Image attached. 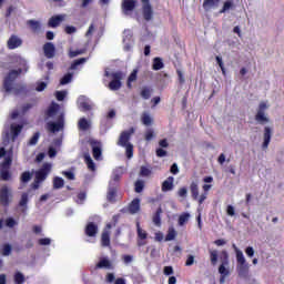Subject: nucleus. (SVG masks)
Listing matches in <instances>:
<instances>
[{
  "label": "nucleus",
  "instance_id": "nucleus-21",
  "mask_svg": "<svg viewBox=\"0 0 284 284\" xmlns=\"http://www.w3.org/2000/svg\"><path fill=\"white\" fill-rule=\"evenodd\" d=\"M140 210H141V200L136 197L129 204V212L130 214H136Z\"/></svg>",
  "mask_w": 284,
  "mask_h": 284
},
{
  "label": "nucleus",
  "instance_id": "nucleus-59",
  "mask_svg": "<svg viewBox=\"0 0 284 284\" xmlns=\"http://www.w3.org/2000/svg\"><path fill=\"white\" fill-rule=\"evenodd\" d=\"M65 94H67L65 91H57V92H55V99H57L58 101H63V100L65 99Z\"/></svg>",
  "mask_w": 284,
  "mask_h": 284
},
{
  "label": "nucleus",
  "instance_id": "nucleus-3",
  "mask_svg": "<svg viewBox=\"0 0 284 284\" xmlns=\"http://www.w3.org/2000/svg\"><path fill=\"white\" fill-rule=\"evenodd\" d=\"M220 261L221 265L219 266V274L220 276V283H225V278L230 276V270L227 268V265H230V254H227V251H222L220 254Z\"/></svg>",
  "mask_w": 284,
  "mask_h": 284
},
{
  "label": "nucleus",
  "instance_id": "nucleus-38",
  "mask_svg": "<svg viewBox=\"0 0 284 284\" xmlns=\"http://www.w3.org/2000/svg\"><path fill=\"white\" fill-rule=\"evenodd\" d=\"M87 62H88V58H80L78 60H74L70 65V70H77L79 65H83V63H87Z\"/></svg>",
  "mask_w": 284,
  "mask_h": 284
},
{
  "label": "nucleus",
  "instance_id": "nucleus-13",
  "mask_svg": "<svg viewBox=\"0 0 284 284\" xmlns=\"http://www.w3.org/2000/svg\"><path fill=\"white\" fill-rule=\"evenodd\" d=\"M90 145L92 148V154H93V159H95V161H101V156L103 154V150L101 149V142L99 141H91Z\"/></svg>",
  "mask_w": 284,
  "mask_h": 284
},
{
  "label": "nucleus",
  "instance_id": "nucleus-47",
  "mask_svg": "<svg viewBox=\"0 0 284 284\" xmlns=\"http://www.w3.org/2000/svg\"><path fill=\"white\" fill-rule=\"evenodd\" d=\"M138 227V239H141V241H145V239H148V232L143 231V229H141V224H136Z\"/></svg>",
  "mask_w": 284,
  "mask_h": 284
},
{
  "label": "nucleus",
  "instance_id": "nucleus-60",
  "mask_svg": "<svg viewBox=\"0 0 284 284\" xmlns=\"http://www.w3.org/2000/svg\"><path fill=\"white\" fill-rule=\"evenodd\" d=\"M144 139L145 141H152V139H154V131L152 129L148 130L145 132Z\"/></svg>",
  "mask_w": 284,
  "mask_h": 284
},
{
  "label": "nucleus",
  "instance_id": "nucleus-10",
  "mask_svg": "<svg viewBox=\"0 0 284 284\" xmlns=\"http://www.w3.org/2000/svg\"><path fill=\"white\" fill-rule=\"evenodd\" d=\"M133 132H134V128H131L129 131H123L120 134L118 145H120V148H125L128 145H132V143H130V139H131Z\"/></svg>",
  "mask_w": 284,
  "mask_h": 284
},
{
  "label": "nucleus",
  "instance_id": "nucleus-20",
  "mask_svg": "<svg viewBox=\"0 0 284 284\" xmlns=\"http://www.w3.org/2000/svg\"><path fill=\"white\" fill-rule=\"evenodd\" d=\"M65 19V16H53L49 19L48 26L49 28H59L61 22Z\"/></svg>",
  "mask_w": 284,
  "mask_h": 284
},
{
  "label": "nucleus",
  "instance_id": "nucleus-19",
  "mask_svg": "<svg viewBox=\"0 0 284 284\" xmlns=\"http://www.w3.org/2000/svg\"><path fill=\"white\" fill-rule=\"evenodd\" d=\"M219 3H221V0H204L202 8H204L205 12H210V10H215Z\"/></svg>",
  "mask_w": 284,
  "mask_h": 284
},
{
  "label": "nucleus",
  "instance_id": "nucleus-27",
  "mask_svg": "<svg viewBox=\"0 0 284 284\" xmlns=\"http://www.w3.org/2000/svg\"><path fill=\"white\" fill-rule=\"evenodd\" d=\"M84 163H87V168H88L91 172H97V164L94 163V161L92 160V158L90 156V154H85V155H84Z\"/></svg>",
  "mask_w": 284,
  "mask_h": 284
},
{
  "label": "nucleus",
  "instance_id": "nucleus-46",
  "mask_svg": "<svg viewBox=\"0 0 284 284\" xmlns=\"http://www.w3.org/2000/svg\"><path fill=\"white\" fill-rule=\"evenodd\" d=\"M72 73H67L64 74L61 80H60V85H68V83H70L72 81Z\"/></svg>",
  "mask_w": 284,
  "mask_h": 284
},
{
  "label": "nucleus",
  "instance_id": "nucleus-63",
  "mask_svg": "<svg viewBox=\"0 0 284 284\" xmlns=\"http://www.w3.org/2000/svg\"><path fill=\"white\" fill-rule=\"evenodd\" d=\"M39 245H50L52 243V240L50 237H43L38 241Z\"/></svg>",
  "mask_w": 284,
  "mask_h": 284
},
{
  "label": "nucleus",
  "instance_id": "nucleus-49",
  "mask_svg": "<svg viewBox=\"0 0 284 284\" xmlns=\"http://www.w3.org/2000/svg\"><path fill=\"white\" fill-rule=\"evenodd\" d=\"M125 148V155H126V159H132V156H134V145L132 144H129Z\"/></svg>",
  "mask_w": 284,
  "mask_h": 284
},
{
  "label": "nucleus",
  "instance_id": "nucleus-58",
  "mask_svg": "<svg viewBox=\"0 0 284 284\" xmlns=\"http://www.w3.org/2000/svg\"><path fill=\"white\" fill-rule=\"evenodd\" d=\"M178 195L181 199H185L187 196V187L183 186L178 191Z\"/></svg>",
  "mask_w": 284,
  "mask_h": 284
},
{
  "label": "nucleus",
  "instance_id": "nucleus-56",
  "mask_svg": "<svg viewBox=\"0 0 284 284\" xmlns=\"http://www.w3.org/2000/svg\"><path fill=\"white\" fill-rule=\"evenodd\" d=\"M63 176H65V179H68L69 181H74L75 176H74V172L72 171H62Z\"/></svg>",
  "mask_w": 284,
  "mask_h": 284
},
{
  "label": "nucleus",
  "instance_id": "nucleus-36",
  "mask_svg": "<svg viewBox=\"0 0 284 284\" xmlns=\"http://www.w3.org/2000/svg\"><path fill=\"white\" fill-rule=\"evenodd\" d=\"M140 97H142V99H144L145 101H148V99H150V97H152V88L150 87H144L141 92H140Z\"/></svg>",
  "mask_w": 284,
  "mask_h": 284
},
{
  "label": "nucleus",
  "instance_id": "nucleus-51",
  "mask_svg": "<svg viewBox=\"0 0 284 284\" xmlns=\"http://www.w3.org/2000/svg\"><path fill=\"white\" fill-rule=\"evenodd\" d=\"M20 207H28V193H22L20 202H19Z\"/></svg>",
  "mask_w": 284,
  "mask_h": 284
},
{
  "label": "nucleus",
  "instance_id": "nucleus-8",
  "mask_svg": "<svg viewBox=\"0 0 284 284\" xmlns=\"http://www.w3.org/2000/svg\"><path fill=\"white\" fill-rule=\"evenodd\" d=\"M64 126V119H63V114H60L58 116V121L57 122H48L47 123V130L49 132H51L52 134L60 132V130H63Z\"/></svg>",
  "mask_w": 284,
  "mask_h": 284
},
{
  "label": "nucleus",
  "instance_id": "nucleus-41",
  "mask_svg": "<svg viewBox=\"0 0 284 284\" xmlns=\"http://www.w3.org/2000/svg\"><path fill=\"white\" fill-rule=\"evenodd\" d=\"M21 183H29V181H32V173L30 171H24L20 176Z\"/></svg>",
  "mask_w": 284,
  "mask_h": 284
},
{
  "label": "nucleus",
  "instance_id": "nucleus-24",
  "mask_svg": "<svg viewBox=\"0 0 284 284\" xmlns=\"http://www.w3.org/2000/svg\"><path fill=\"white\" fill-rule=\"evenodd\" d=\"M190 192L193 201H197L199 203V199H201V196H199V183L192 182L190 184Z\"/></svg>",
  "mask_w": 284,
  "mask_h": 284
},
{
  "label": "nucleus",
  "instance_id": "nucleus-7",
  "mask_svg": "<svg viewBox=\"0 0 284 284\" xmlns=\"http://www.w3.org/2000/svg\"><path fill=\"white\" fill-rule=\"evenodd\" d=\"M142 3V16L144 21H152L154 18V10L152 9V4L150 0H141Z\"/></svg>",
  "mask_w": 284,
  "mask_h": 284
},
{
  "label": "nucleus",
  "instance_id": "nucleus-39",
  "mask_svg": "<svg viewBox=\"0 0 284 284\" xmlns=\"http://www.w3.org/2000/svg\"><path fill=\"white\" fill-rule=\"evenodd\" d=\"M11 165H12V155H7L3 162L0 164V169L10 170Z\"/></svg>",
  "mask_w": 284,
  "mask_h": 284
},
{
  "label": "nucleus",
  "instance_id": "nucleus-4",
  "mask_svg": "<svg viewBox=\"0 0 284 284\" xmlns=\"http://www.w3.org/2000/svg\"><path fill=\"white\" fill-rule=\"evenodd\" d=\"M105 77H111V81L109 83V90L112 91H116V90H121V85H123V83L121 81H123V72L122 71H116V72H112L110 74V72H105Z\"/></svg>",
  "mask_w": 284,
  "mask_h": 284
},
{
  "label": "nucleus",
  "instance_id": "nucleus-29",
  "mask_svg": "<svg viewBox=\"0 0 284 284\" xmlns=\"http://www.w3.org/2000/svg\"><path fill=\"white\" fill-rule=\"evenodd\" d=\"M21 130H23V124H11V134H12V140L17 139L19 134H21Z\"/></svg>",
  "mask_w": 284,
  "mask_h": 284
},
{
  "label": "nucleus",
  "instance_id": "nucleus-17",
  "mask_svg": "<svg viewBox=\"0 0 284 284\" xmlns=\"http://www.w3.org/2000/svg\"><path fill=\"white\" fill-rule=\"evenodd\" d=\"M272 141V129L270 126L264 128V142L262 144L263 150L270 148V142Z\"/></svg>",
  "mask_w": 284,
  "mask_h": 284
},
{
  "label": "nucleus",
  "instance_id": "nucleus-42",
  "mask_svg": "<svg viewBox=\"0 0 284 284\" xmlns=\"http://www.w3.org/2000/svg\"><path fill=\"white\" fill-rule=\"evenodd\" d=\"M231 8H234V3L231 0L225 1L223 8L220 10V14H225Z\"/></svg>",
  "mask_w": 284,
  "mask_h": 284
},
{
  "label": "nucleus",
  "instance_id": "nucleus-43",
  "mask_svg": "<svg viewBox=\"0 0 284 284\" xmlns=\"http://www.w3.org/2000/svg\"><path fill=\"white\" fill-rule=\"evenodd\" d=\"M141 121L143 123V125H152V116H150L149 113H142V116H141Z\"/></svg>",
  "mask_w": 284,
  "mask_h": 284
},
{
  "label": "nucleus",
  "instance_id": "nucleus-23",
  "mask_svg": "<svg viewBox=\"0 0 284 284\" xmlns=\"http://www.w3.org/2000/svg\"><path fill=\"white\" fill-rule=\"evenodd\" d=\"M79 108L83 112H90V110H92V104H90V102L85 99V97L82 95L79 98Z\"/></svg>",
  "mask_w": 284,
  "mask_h": 284
},
{
  "label": "nucleus",
  "instance_id": "nucleus-14",
  "mask_svg": "<svg viewBox=\"0 0 284 284\" xmlns=\"http://www.w3.org/2000/svg\"><path fill=\"white\" fill-rule=\"evenodd\" d=\"M0 203L3 207L10 205V189H8V186H2L0 189Z\"/></svg>",
  "mask_w": 284,
  "mask_h": 284
},
{
  "label": "nucleus",
  "instance_id": "nucleus-34",
  "mask_svg": "<svg viewBox=\"0 0 284 284\" xmlns=\"http://www.w3.org/2000/svg\"><path fill=\"white\" fill-rule=\"evenodd\" d=\"M65 185L63 178L55 176L53 178V190H61Z\"/></svg>",
  "mask_w": 284,
  "mask_h": 284
},
{
  "label": "nucleus",
  "instance_id": "nucleus-37",
  "mask_svg": "<svg viewBox=\"0 0 284 284\" xmlns=\"http://www.w3.org/2000/svg\"><path fill=\"white\" fill-rule=\"evenodd\" d=\"M0 179L2 181H10V179H12V174L10 173V169H0Z\"/></svg>",
  "mask_w": 284,
  "mask_h": 284
},
{
  "label": "nucleus",
  "instance_id": "nucleus-6",
  "mask_svg": "<svg viewBox=\"0 0 284 284\" xmlns=\"http://www.w3.org/2000/svg\"><path fill=\"white\" fill-rule=\"evenodd\" d=\"M138 0H122L121 10L124 17H130L134 10H136Z\"/></svg>",
  "mask_w": 284,
  "mask_h": 284
},
{
  "label": "nucleus",
  "instance_id": "nucleus-54",
  "mask_svg": "<svg viewBox=\"0 0 284 284\" xmlns=\"http://www.w3.org/2000/svg\"><path fill=\"white\" fill-rule=\"evenodd\" d=\"M84 50H70L69 51V57L70 59H74V57H79V54H83Z\"/></svg>",
  "mask_w": 284,
  "mask_h": 284
},
{
  "label": "nucleus",
  "instance_id": "nucleus-9",
  "mask_svg": "<svg viewBox=\"0 0 284 284\" xmlns=\"http://www.w3.org/2000/svg\"><path fill=\"white\" fill-rule=\"evenodd\" d=\"M265 110H267V104L265 102H261L257 113L255 114V121H257V123H270V119L265 116Z\"/></svg>",
  "mask_w": 284,
  "mask_h": 284
},
{
  "label": "nucleus",
  "instance_id": "nucleus-12",
  "mask_svg": "<svg viewBox=\"0 0 284 284\" xmlns=\"http://www.w3.org/2000/svg\"><path fill=\"white\" fill-rule=\"evenodd\" d=\"M42 50L47 59H54L57 55V47L52 42L44 43Z\"/></svg>",
  "mask_w": 284,
  "mask_h": 284
},
{
  "label": "nucleus",
  "instance_id": "nucleus-50",
  "mask_svg": "<svg viewBox=\"0 0 284 284\" xmlns=\"http://www.w3.org/2000/svg\"><path fill=\"white\" fill-rule=\"evenodd\" d=\"M26 282V276H23L22 273H16L14 274V283L16 284H23Z\"/></svg>",
  "mask_w": 284,
  "mask_h": 284
},
{
  "label": "nucleus",
  "instance_id": "nucleus-35",
  "mask_svg": "<svg viewBox=\"0 0 284 284\" xmlns=\"http://www.w3.org/2000/svg\"><path fill=\"white\" fill-rule=\"evenodd\" d=\"M164 64H163V60L161 58H154L153 59V64H152V70H163Z\"/></svg>",
  "mask_w": 284,
  "mask_h": 284
},
{
  "label": "nucleus",
  "instance_id": "nucleus-55",
  "mask_svg": "<svg viewBox=\"0 0 284 284\" xmlns=\"http://www.w3.org/2000/svg\"><path fill=\"white\" fill-rule=\"evenodd\" d=\"M152 174V171L148 169L146 166H141L140 169V175L141 176H150Z\"/></svg>",
  "mask_w": 284,
  "mask_h": 284
},
{
  "label": "nucleus",
  "instance_id": "nucleus-22",
  "mask_svg": "<svg viewBox=\"0 0 284 284\" xmlns=\"http://www.w3.org/2000/svg\"><path fill=\"white\" fill-rule=\"evenodd\" d=\"M171 190H174V178L173 176H169L162 183V192H171Z\"/></svg>",
  "mask_w": 284,
  "mask_h": 284
},
{
  "label": "nucleus",
  "instance_id": "nucleus-40",
  "mask_svg": "<svg viewBox=\"0 0 284 284\" xmlns=\"http://www.w3.org/2000/svg\"><path fill=\"white\" fill-rule=\"evenodd\" d=\"M190 221V213L184 212L179 216L178 223L180 226H183L185 223Z\"/></svg>",
  "mask_w": 284,
  "mask_h": 284
},
{
  "label": "nucleus",
  "instance_id": "nucleus-25",
  "mask_svg": "<svg viewBox=\"0 0 284 284\" xmlns=\"http://www.w3.org/2000/svg\"><path fill=\"white\" fill-rule=\"evenodd\" d=\"M202 190L204 193L200 195L199 205H203V203H205V200L207 199V192L212 190V184H204Z\"/></svg>",
  "mask_w": 284,
  "mask_h": 284
},
{
  "label": "nucleus",
  "instance_id": "nucleus-5",
  "mask_svg": "<svg viewBox=\"0 0 284 284\" xmlns=\"http://www.w3.org/2000/svg\"><path fill=\"white\" fill-rule=\"evenodd\" d=\"M52 172V164L44 163L42 168L36 172V180L37 183H43L45 179H48V175Z\"/></svg>",
  "mask_w": 284,
  "mask_h": 284
},
{
  "label": "nucleus",
  "instance_id": "nucleus-28",
  "mask_svg": "<svg viewBox=\"0 0 284 284\" xmlns=\"http://www.w3.org/2000/svg\"><path fill=\"white\" fill-rule=\"evenodd\" d=\"M101 246L110 247V231H103L101 234Z\"/></svg>",
  "mask_w": 284,
  "mask_h": 284
},
{
  "label": "nucleus",
  "instance_id": "nucleus-18",
  "mask_svg": "<svg viewBox=\"0 0 284 284\" xmlns=\"http://www.w3.org/2000/svg\"><path fill=\"white\" fill-rule=\"evenodd\" d=\"M60 105L55 102H52L49 108L45 111V116H48V119H52V116H57V113L60 110Z\"/></svg>",
  "mask_w": 284,
  "mask_h": 284
},
{
  "label": "nucleus",
  "instance_id": "nucleus-2",
  "mask_svg": "<svg viewBox=\"0 0 284 284\" xmlns=\"http://www.w3.org/2000/svg\"><path fill=\"white\" fill-rule=\"evenodd\" d=\"M233 248L235 250L236 261H237V274L239 276H247L250 274V264L245 260V255H243V251L236 247V244H233Z\"/></svg>",
  "mask_w": 284,
  "mask_h": 284
},
{
  "label": "nucleus",
  "instance_id": "nucleus-53",
  "mask_svg": "<svg viewBox=\"0 0 284 284\" xmlns=\"http://www.w3.org/2000/svg\"><path fill=\"white\" fill-rule=\"evenodd\" d=\"M41 136V133L36 132L33 136L29 140V145H37L39 143V138Z\"/></svg>",
  "mask_w": 284,
  "mask_h": 284
},
{
  "label": "nucleus",
  "instance_id": "nucleus-64",
  "mask_svg": "<svg viewBox=\"0 0 284 284\" xmlns=\"http://www.w3.org/2000/svg\"><path fill=\"white\" fill-rule=\"evenodd\" d=\"M64 31H65L67 34H74V32H77V27L67 26L64 28Z\"/></svg>",
  "mask_w": 284,
  "mask_h": 284
},
{
  "label": "nucleus",
  "instance_id": "nucleus-52",
  "mask_svg": "<svg viewBox=\"0 0 284 284\" xmlns=\"http://www.w3.org/2000/svg\"><path fill=\"white\" fill-rule=\"evenodd\" d=\"M12 254V246L10 244H4L2 247V256H10Z\"/></svg>",
  "mask_w": 284,
  "mask_h": 284
},
{
  "label": "nucleus",
  "instance_id": "nucleus-44",
  "mask_svg": "<svg viewBox=\"0 0 284 284\" xmlns=\"http://www.w3.org/2000/svg\"><path fill=\"white\" fill-rule=\"evenodd\" d=\"M211 265H216L219 263V251H210Z\"/></svg>",
  "mask_w": 284,
  "mask_h": 284
},
{
  "label": "nucleus",
  "instance_id": "nucleus-33",
  "mask_svg": "<svg viewBox=\"0 0 284 284\" xmlns=\"http://www.w3.org/2000/svg\"><path fill=\"white\" fill-rule=\"evenodd\" d=\"M79 130H82V132H87V130L90 128V122L85 118H81L78 122Z\"/></svg>",
  "mask_w": 284,
  "mask_h": 284
},
{
  "label": "nucleus",
  "instance_id": "nucleus-57",
  "mask_svg": "<svg viewBox=\"0 0 284 284\" xmlns=\"http://www.w3.org/2000/svg\"><path fill=\"white\" fill-rule=\"evenodd\" d=\"M215 59H216L217 64L220 65V68H221V70H222V74H224V77H225V64H223V58L216 55Z\"/></svg>",
  "mask_w": 284,
  "mask_h": 284
},
{
  "label": "nucleus",
  "instance_id": "nucleus-30",
  "mask_svg": "<svg viewBox=\"0 0 284 284\" xmlns=\"http://www.w3.org/2000/svg\"><path fill=\"white\" fill-rule=\"evenodd\" d=\"M161 214H163V209L158 207L156 212L153 214L152 221L154 223V225H156L158 227H160L161 225Z\"/></svg>",
  "mask_w": 284,
  "mask_h": 284
},
{
  "label": "nucleus",
  "instance_id": "nucleus-26",
  "mask_svg": "<svg viewBox=\"0 0 284 284\" xmlns=\"http://www.w3.org/2000/svg\"><path fill=\"white\" fill-rule=\"evenodd\" d=\"M106 201L109 203H116V187L110 186L106 193Z\"/></svg>",
  "mask_w": 284,
  "mask_h": 284
},
{
  "label": "nucleus",
  "instance_id": "nucleus-31",
  "mask_svg": "<svg viewBox=\"0 0 284 284\" xmlns=\"http://www.w3.org/2000/svg\"><path fill=\"white\" fill-rule=\"evenodd\" d=\"M27 26L31 28L32 32H39L41 30V22L37 20L27 21Z\"/></svg>",
  "mask_w": 284,
  "mask_h": 284
},
{
  "label": "nucleus",
  "instance_id": "nucleus-32",
  "mask_svg": "<svg viewBox=\"0 0 284 284\" xmlns=\"http://www.w3.org/2000/svg\"><path fill=\"white\" fill-rule=\"evenodd\" d=\"M138 74H139V69H134L131 72V74L129 75L128 81H126L128 88H132V83H134V81H136Z\"/></svg>",
  "mask_w": 284,
  "mask_h": 284
},
{
  "label": "nucleus",
  "instance_id": "nucleus-11",
  "mask_svg": "<svg viewBox=\"0 0 284 284\" xmlns=\"http://www.w3.org/2000/svg\"><path fill=\"white\" fill-rule=\"evenodd\" d=\"M21 45H23V40L17 34H12L7 41L8 50H17V48H21Z\"/></svg>",
  "mask_w": 284,
  "mask_h": 284
},
{
  "label": "nucleus",
  "instance_id": "nucleus-61",
  "mask_svg": "<svg viewBox=\"0 0 284 284\" xmlns=\"http://www.w3.org/2000/svg\"><path fill=\"white\" fill-rule=\"evenodd\" d=\"M6 225H7V227H14V225H17V221L12 217H8L6 220Z\"/></svg>",
  "mask_w": 284,
  "mask_h": 284
},
{
  "label": "nucleus",
  "instance_id": "nucleus-45",
  "mask_svg": "<svg viewBox=\"0 0 284 284\" xmlns=\"http://www.w3.org/2000/svg\"><path fill=\"white\" fill-rule=\"evenodd\" d=\"M174 239H176V230H174V227H170L165 235V241H174Z\"/></svg>",
  "mask_w": 284,
  "mask_h": 284
},
{
  "label": "nucleus",
  "instance_id": "nucleus-48",
  "mask_svg": "<svg viewBox=\"0 0 284 284\" xmlns=\"http://www.w3.org/2000/svg\"><path fill=\"white\" fill-rule=\"evenodd\" d=\"M134 185L136 194H141V192H143V189L145 187V182H143V180H138Z\"/></svg>",
  "mask_w": 284,
  "mask_h": 284
},
{
  "label": "nucleus",
  "instance_id": "nucleus-15",
  "mask_svg": "<svg viewBox=\"0 0 284 284\" xmlns=\"http://www.w3.org/2000/svg\"><path fill=\"white\" fill-rule=\"evenodd\" d=\"M84 233L90 239H94L97 234H99V225H97L94 222H89L84 229Z\"/></svg>",
  "mask_w": 284,
  "mask_h": 284
},
{
  "label": "nucleus",
  "instance_id": "nucleus-16",
  "mask_svg": "<svg viewBox=\"0 0 284 284\" xmlns=\"http://www.w3.org/2000/svg\"><path fill=\"white\" fill-rule=\"evenodd\" d=\"M95 270H114V265L109 258L102 257L95 265Z\"/></svg>",
  "mask_w": 284,
  "mask_h": 284
},
{
  "label": "nucleus",
  "instance_id": "nucleus-1",
  "mask_svg": "<svg viewBox=\"0 0 284 284\" xmlns=\"http://www.w3.org/2000/svg\"><path fill=\"white\" fill-rule=\"evenodd\" d=\"M21 74H23V69H13L10 70L4 77L2 82V90L7 92V94H10V92H13L14 94H26L28 92L27 87L23 84H18L14 87V81H17L18 77H21Z\"/></svg>",
  "mask_w": 284,
  "mask_h": 284
},
{
  "label": "nucleus",
  "instance_id": "nucleus-62",
  "mask_svg": "<svg viewBox=\"0 0 284 284\" xmlns=\"http://www.w3.org/2000/svg\"><path fill=\"white\" fill-rule=\"evenodd\" d=\"M45 88H48V83L39 82L36 90H37V92H43V90H45Z\"/></svg>",
  "mask_w": 284,
  "mask_h": 284
}]
</instances>
